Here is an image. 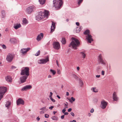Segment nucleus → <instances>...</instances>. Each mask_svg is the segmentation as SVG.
Instances as JSON below:
<instances>
[{
	"mask_svg": "<svg viewBox=\"0 0 122 122\" xmlns=\"http://www.w3.org/2000/svg\"><path fill=\"white\" fill-rule=\"evenodd\" d=\"M45 118H48L49 117V115L47 114H46L45 115Z\"/></svg>",
	"mask_w": 122,
	"mask_h": 122,
	"instance_id": "40",
	"label": "nucleus"
},
{
	"mask_svg": "<svg viewBox=\"0 0 122 122\" xmlns=\"http://www.w3.org/2000/svg\"><path fill=\"white\" fill-rule=\"evenodd\" d=\"M99 69H100V67H98L97 68V70L98 71H99Z\"/></svg>",
	"mask_w": 122,
	"mask_h": 122,
	"instance_id": "61",
	"label": "nucleus"
},
{
	"mask_svg": "<svg viewBox=\"0 0 122 122\" xmlns=\"http://www.w3.org/2000/svg\"><path fill=\"white\" fill-rule=\"evenodd\" d=\"M57 73L58 74H60L61 73V71L59 69H57Z\"/></svg>",
	"mask_w": 122,
	"mask_h": 122,
	"instance_id": "39",
	"label": "nucleus"
},
{
	"mask_svg": "<svg viewBox=\"0 0 122 122\" xmlns=\"http://www.w3.org/2000/svg\"><path fill=\"white\" fill-rule=\"evenodd\" d=\"M32 88V86L31 85H28L26 86L23 87L21 89V91H26L28 90H29Z\"/></svg>",
	"mask_w": 122,
	"mask_h": 122,
	"instance_id": "13",
	"label": "nucleus"
},
{
	"mask_svg": "<svg viewBox=\"0 0 122 122\" xmlns=\"http://www.w3.org/2000/svg\"><path fill=\"white\" fill-rule=\"evenodd\" d=\"M71 114L73 116H75L74 114V113L73 112H71Z\"/></svg>",
	"mask_w": 122,
	"mask_h": 122,
	"instance_id": "49",
	"label": "nucleus"
},
{
	"mask_svg": "<svg viewBox=\"0 0 122 122\" xmlns=\"http://www.w3.org/2000/svg\"><path fill=\"white\" fill-rule=\"evenodd\" d=\"M66 95L67 96H68L69 95V93L68 92H66Z\"/></svg>",
	"mask_w": 122,
	"mask_h": 122,
	"instance_id": "57",
	"label": "nucleus"
},
{
	"mask_svg": "<svg viewBox=\"0 0 122 122\" xmlns=\"http://www.w3.org/2000/svg\"><path fill=\"white\" fill-rule=\"evenodd\" d=\"M7 91V88L4 86H0V94L4 95Z\"/></svg>",
	"mask_w": 122,
	"mask_h": 122,
	"instance_id": "8",
	"label": "nucleus"
},
{
	"mask_svg": "<svg viewBox=\"0 0 122 122\" xmlns=\"http://www.w3.org/2000/svg\"><path fill=\"white\" fill-rule=\"evenodd\" d=\"M2 47L3 49H5L6 48V46L4 45H3Z\"/></svg>",
	"mask_w": 122,
	"mask_h": 122,
	"instance_id": "42",
	"label": "nucleus"
},
{
	"mask_svg": "<svg viewBox=\"0 0 122 122\" xmlns=\"http://www.w3.org/2000/svg\"><path fill=\"white\" fill-rule=\"evenodd\" d=\"M4 95L0 94V101L1 99L3 98V97Z\"/></svg>",
	"mask_w": 122,
	"mask_h": 122,
	"instance_id": "41",
	"label": "nucleus"
},
{
	"mask_svg": "<svg viewBox=\"0 0 122 122\" xmlns=\"http://www.w3.org/2000/svg\"><path fill=\"white\" fill-rule=\"evenodd\" d=\"M66 111V109H65V108H64V109L62 110V112L63 113H64Z\"/></svg>",
	"mask_w": 122,
	"mask_h": 122,
	"instance_id": "44",
	"label": "nucleus"
},
{
	"mask_svg": "<svg viewBox=\"0 0 122 122\" xmlns=\"http://www.w3.org/2000/svg\"><path fill=\"white\" fill-rule=\"evenodd\" d=\"M14 56L13 54L9 53L7 56L6 60L9 62H10L12 61Z\"/></svg>",
	"mask_w": 122,
	"mask_h": 122,
	"instance_id": "7",
	"label": "nucleus"
},
{
	"mask_svg": "<svg viewBox=\"0 0 122 122\" xmlns=\"http://www.w3.org/2000/svg\"><path fill=\"white\" fill-rule=\"evenodd\" d=\"M80 53L82 58L84 59L86 58V55L85 52H81Z\"/></svg>",
	"mask_w": 122,
	"mask_h": 122,
	"instance_id": "22",
	"label": "nucleus"
},
{
	"mask_svg": "<svg viewBox=\"0 0 122 122\" xmlns=\"http://www.w3.org/2000/svg\"><path fill=\"white\" fill-rule=\"evenodd\" d=\"M28 23V21L27 19L25 18H24L23 20H22V24H23L24 25L27 24Z\"/></svg>",
	"mask_w": 122,
	"mask_h": 122,
	"instance_id": "24",
	"label": "nucleus"
},
{
	"mask_svg": "<svg viewBox=\"0 0 122 122\" xmlns=\"http://www.w3.org/2000/svg\"><path fill=\"white\" fill-rule=\"evenodd\" d=\"M28 76H24L20 77V79L21 83L25 82L26 81Z\"/></svg>",
	"mask_w": 122,
	"mask_h": 122,
	"instance_id": "15",
	"label": "nucleus"
},
{
	"mask_svg": "<svg viewBox=\"0 0 122 122\" xmlns=\"http://www.w3.org/2000/svg\"><path fill=\"white\" fill-rule=\"evenodd\" d=\"M48 78H51V75H49L48 76Z\"/></svg>",
	"mask_w": 122,
	"mask_h": 122,
	"instance_id": "59",
	"label": "nucleus"
},
{
	"mask_svg": "<svg viewBox=\"0 0 122 122\" xmlns=\"http://www.w3.org/2000/svg\"><path fill=\"white\" fill-rule=\"evenodd\" d=\"M40 110H41L39 112L40 114H44L47 110L46 108V107H42L40 108Z\"/></svg>",
	"mask_w": 122,
	"mask_h": 122,
	"instance_id": "17",
	"label": "nucleus"
},
{
	"mask_svg": "<svg viewBox=\"0 0 122 122\" xmlns=\"http://www.w3.org/2000/svg\"><path fill=\"white\" fill-rule=\"evenodd\" d=\"M5 79L6 81L8 82H11L12 79L11 77L9 76H7L5 77Z\"/></svg>",
	"mask_w": 122,
	"mask_h": 122,
	"instance_id": "21",
	"label": "nucleus"
},
{
	"mask_svg": "<svg viewBox=\"0 0 122 122\" xmlns=\"http://www.w3.org/2000/svg\"><path fill=\"white\" fill-rule=\"evenodd\" d=\"M73 76L76 79H77L78 78V77L75 74H73Z\"/></svg>",
	"mask_w": 122,
	"mask_h": 122,
	"instance_id": "35",
	"label": "nucleus"
},
{
	"mask_svg": "<svg viewBox=\"0 0 122 122\" xmlns=\"http://www.w3.org/2000/svg\"><path fill=\"white\" fill-rule=\"evenodd\" d=\"M94 111V110L93 108H92L90 111V112L91 113H93Z\"/></svg>",
	"mask_w": 122,
	"mask_h": 122,
	"instance_id": "48",
	"label": "nucleus"
},
{
	"mask_svg": "<svg viewBox=\"0 0 122 122\" xmlns=\"http://www.w3.org/2000/svg\"><path fill=\"white\" fill-rule=\"evenodd\" d=\"M1 14L2 15V17L3 18H5V11L4 10H2V11Z\"/></svg>",
	"mask_w": 122,
	"mask_h": 122,
	"instance_id": "29",
	"label": "nucleus"
},
{
	"mask_svg": "<svg viewBox=\"0 0 122 122\" xmlns=\"http://www.w3.org/2000/svg\"><path fill=\"white\" fill-rule=\"evenodd\" d=\"M49 61V58L47 56L45 59H41L38 61V63L40 64L45 63Z\"/></svg>",
	"mask_w": 122,
	"mask_h": 122,
	"instance_id": "12",
	"label": "nucleus"
},
{
	"mask_svg": "<svg viewBox=\"0 0 122 122\" xmlns=\"http://www.w3.org/2000/svg\"><path fill=\"white\" fill-rule=\"evenodd\" d=\"M53 47L56 49L59 50L60 48V45L59 43L57 42H55L53 44Z\"/></svg>",
	"mask_w": 122,
	"mask_h": 122,
	"instance_id": "11",
	"label": "nucleus"
},
{
	"mask_svg": "<svg viewBox=\"0 0 122 122\" xmlns=\"http://www.w3.org/2000/svg\"><path fill=\"white\" fill-rule=\"evenodd\" d=\"M64 116H65L64 115H63L62 116H61V118L62 119H64Z\"/></svg>",
	"mask_w": 122,
	"mask_h": 122,
	"instance_id": "52",
	"label": "nucleus"
},
{
	"mask_svg": "<svg viewBox=\"0 0 122 122\" xmlns=\"http://www.w3.org/2000/svg\"><path fill=\"white\" fill-rule=\"evenodd\" d=\"M72 41L69 46V47L71 46L74 50L77 49V47L79 46L80 45V42L76 39L72 38Z\"/></svg>",
	"mask_w": 122,
	"mask_h": 122,
	"instance_id": "2",
	"label": "nucleus"
},
{
	"mask_svg": "<svg viewBox=\"0 0 122 122\" xmlns=\"http://www.w3.org/2000/svg\"><path fill=\"white\" fill-rule=\"evenodd\" d=\"M31 49L30 48L22 49L21 50L20 52L22 54L25 55L26 54L27 52L30 50Z\"/></svg>",
	"mask_w": 122,
	"mask_h": 122,
	"instance_id": "10",
	"label": "nucleus"
},
{
	"mask_svg": "<svg viewBox=\"0 0 122 122\" xmlns=\"http://www.w3.org/2000/svg\"><path fill=\"white\" fill-rule=\"evenodd\" d=\"M79 83L81 86H82L83 85V82L82 80L81 79H79Z\"/></svg>",
	"mask_w": 122,
	"mask_h": 122,
	"instance_id": "31",
	"label": "nucleus"
},
{
	"mask_svg": "<svg viewBox=\"0 0 122 122\" xmlns=\"http://www.w3.org/2000/svg\"><path fill=\"white\" fill-rule=\"evenodd\" d=\"M40 118L39 117H38L36 118L37 120H38V121H39L40 120Z\"/></svg>",
	"mask_w": 122,
	"mask_h": 122,
	"instance_id": "56",
	"label": "nucleus"
},
{
	"mask_svg": "<svg viewBox=\"0 0 122 122\" xmlns=\"http://www.w3.org/2000/svg\"><path fill=\"white\" fill-rule=\"evenodd\" d=\"M76 25L77 26H79V23L78 22H76Z\"/></svg>",
	"mask_w": 122,
	"mask_h": 122,
	"instance_id": "54",
	"label": "nucleus"
},
{
	"mask_svg": "<svg viewBox=\"0 0 122 122\" xmlns=\"http://www.w3.org/2000/svg\"><path fill=\"white\" fill-rule=\"evenodd\" d=\"M71 99L72 100L73 102L75 100V99L73 97H71Z\"/></svg>",
	"mask_w": 122,
	"mask_h": 122,
	"instance_id": "43",
	"label": "nucleus"
},
{
	"mask_svg": "<svg viewBox=\"0 0 122 122\" xmlns=\"http://www.w3.org/2000/svg\"><path fill=\"white\" fill-rule=\"evenodd\" d=\"M40 53V51H39L38 52L36 53L35 54V55L36 56H38L39 55Z\"/></svg>",
	"mask_w": 122,
	"mask_h": 122,
	"instance_id": "34",
	"label": "nucleus"
},
{
	"mask_svg": "<svg viewBox=\"0 0 122 122\" xmlns=\"http://www.w3.org/2000/svg\"><path fill=\"white\" fill-rule=\"evenodd\" d=\"M61 42L63 44H65L66 42V41L65 39L64 38H62V40L61 41Z\"/></svg>",
	"mask_w": 122,
	"mask_h": 122,
	"instance_id": "28",
	"label": "nucleus"
},
{
	"mask_svg": "<svg viewBox=\"0 0 122 122\" xmlns=\"http://www.w3.org/2000/svg\"><path fill=\"white\" fill-rule=\"evenodd\" d=\"M16 67H15L14 66H13L12 67V69H16Z\"/></svg>",
	"mask_w": 122,
	"mask_h": 122,
	"instance_id": "51",
	"label": "nucleus"
},
{
	"mask_svg": "<svg viewBox=\"0 0 122 122\" xmlns=\"http://www.w3.org/2000/svg\"><path fill=\"white\" fill-rule=\"evenodd\" d=\"M55 23L52 22V25L51 26V32H53L55 30Z\"/></svg>",
	"mask_w": 122,
	"mask_h": 122,
	"instance_id": "18",
	"label": "nucleus"
},
{
	"mask_svg": "<svg viewBox=\"0 0 122 122\" xmlns=\"http://www.w3.org/2000/svg\"><path fill=\"white\" fill-rule=\"evenodd\" d=\"M11 104V102L9 101H7L6 102V104L5 105V106L6 107L8 108V107L10 106Z\"/></svg>",
	"mask_w": 122,
	"mask_h": 122,
	"instance_id": "26",
	"label": "nucleus"
},
{
	"mask_svg": "<svg viewBox=\"0 0 122 122\" xmlns=\"http://www.w3.org/2000/svg\"><path fill=\"white\" fill-rule=\"evenodd\" d=\"M66 103H67V104H65V106H68V104H67V102H66Z\"/></svg>",
	"mask_w": 122,
	"mask_h": 122,
	"instance_id": "63",
	"label": "nucleus"
},
{
	"mask_svg": "<svg viewBox=\"0 0 122 122\" xmlns=\"http://www.w3.org/2000/svg\"><path fill=\"white\" fill-rule=\"evenodd\" d=\"M39 1L40 4L41 5L44 4L46 2V0H39Z\"/></svg>",
	"mask_w": 122,
	"mask_h": 122,
	"instance_id": "27",
	"label": "nucleus"
},
{
	"mask_svg": "<svg viewBox=\"0 0 122 122\" xmlns=\"http://www.w3.org/2000/svg\"><path fill=\"white\" fill-rule=\"evenodd\" d=\"M54 107L53 106H51L49 107V108L50 110H52L53 108Z\"/></svg>",
	"mask_w": 122,
	"mask_h": 122,
	"instance_id": "46",
	"label": "nucleus"
},
{
	"mask_svg": "<svg viewBox=\"0 0 122 122\" xmlns=\"http://www.w3.org/2000/svg\"><path fill=\"white\" fill-rule=\"evenodd\" d=\"M50 71L52 73L53 75H55L56 73V72L55 70H50Z\"/></svg>",
	"mask_w": 122,
	"mask_h": 122,
	"instance_id": "32",
	"label": "nucleus"
},
{
	"mask_svg": "<svg viewBox=\"0 0 122 122\" xmlns=\"http://www.w3.org/2000/svg\"><path fill=\"white\" fill-rule=\"evenodd\" d=\"M50 99H51V100L53 102H55V100L54 99H53V98H52V97H49Z\"/></svg>",
	"mask_w": 122,
	"mask_h": 122,
	"instance_id": "38",
	"label": "nucleus"
},
{
	"mask_svg": "<svg viewBox=\"0 0 122 122\" xmlns=\"http://www.w3.org/2000/svg\"><path fill=\"white\" fill-rule=\"evenodd\" d=\"M57 96V97H58V98L59 99H60V98H61L59 96H58V95H57V96Z\"/></svg>",
	"mask_w": 122,
	"mask_h": 122,
	"instance_id": "60",
	"label": "nucleus"
},
{
	"mask_svg": "<svg viewBox=\"0 0 122 122\" xmlns=\"http://www.w3.org/2000/svg\"><path fill=\"white\" fill-rule=\"evenodd\" d=\"M16 39L15 38H11L10 40V42L12 43H15L16 42Z\"/></svg>",
	"mask_w": 122,
	"mask_h": 122,
	"instance_id": "23",
	"label": "nucleus"
},
{
	"mask_svg": "<svg viewBox=\"0 0 122 122\" xmlns=\"http://www.w3.org/2000/svg\"><path fill=\"white\" fill-rule=\"evenodd\" d=\"M8 28H6V29L5 30V31H8Z\"/></svg>",
	"mask_w": 122,
	"mask_h": 122,
	"instance_id": "62",
	"label": "nucleus"
},
{
	"mask_svg": "<svg viewBox=\"0 0 122 122\" xmlns=\"http://www.w3.org/2000/svg\"><path fill=\"white\" fill-rule=\"evenodd\" d=\"M56 112H55V111H54L53 112V113L54 114H55V113H56Z\"/></svg>",
	"mask_w": 122,
	"mask_h": 122,
	"instance_id": "64",
	"label": "nucleus"
},
{
	"mask_svg": "<svg viewBox=\"0 0 122 122\" xmlns=\"http://www.w3.org/2000/svg\"><path fill=\"white\" fill-rule=\"evenodd\" d=\"M68 112H65L64 113V115H68Z\"/></svg>",
	"mask_w": 122,
	"mask_h": 122,
	"instance_id": "53",
	"label": "nucleus"
},
{
	"mask_svg": "<svg viewBox=\"0 0 122 122\" xmlns=\"http://www.w3.org/2000/svg\"><path fill=\"white\" fill-rule=\"evenodd\" d=\"M82 28V26H80V27H77V30H78L79 31H80Z\"/></svg>",
	"mask_w": 122,
	"mask_h": 122,
	"instance_id": "36",
	"label": "nucleus"
},
{
	"mask_svg": "<svg viewBox=\"0 0 122 122\" xmlns=\"http://www.w3.org/2000/svg\"><path fill=\"white\" fill-rule=\"evenodd\" d=\"M107 103L104 100H102L101 102V107L103 109H105L106 107Z\"/></svg>",
	"mask_w": 122,
	"mask_h": 122,
	"instance_id": "9",
	"label": "nucleus"
},
{
	"mask_svg": "<svg viewBox=\"0 0 122 122\" xmlns=\"http://www.w3.org/2000/svg\"><path fill=\"white\" fill-rule=\"evenodd\" d=\"M92 89L93 91L94 92H98V90L96 88H93Z\"/></svg>",
	"mask_w": 122,
	"mask_h": 122,
	"instance_id": "33",
	"label": "nucleus"
},
{
	"mask_svg": "<svg viewBox=\"0 0 122 122\" xmlns=\"http://www.w3.org/2000/svg\"><path fill=\"white\" fill-rule=\"evenodd\" d=\"M21 25L20 24H17L16 25H15L14 26V28L16 29H17L19 28L20 27Z\"/></svg>",
	"mask_w": 122,
	"mask_h": 122,
	"instance_id": "25",
	"label": "nucleus"
},
{
	"mask_svg": "<svg viewBox=\"0 0 122 122\" xmlns=\"http://www.w3.org/2000/svg\"><path fill=\"white\" fill-rule=\"evenodd\" d=\"M79 1L78 2V4L79 5H80V4L82 3V2L83 0H78Z\"/></svg>",
	"mask_w": 122,
	"mask_h": 122,
	"instance_id": "37",
	"label": "nucleus"
},
{
	"mask_svg": "<svg viewBox=\"0 0 122 122\" xmlns=\"http://www.w3.org/2000/svg\"><path fill=\"white\" fill-rule=\"evenodd\" d=\"M71 110H72V109L71 108H70L68 109V112H70L71 111Z\"/></svg>",
	"mask_w": 122,
	"mask_h": 122,
	"instance_id": "50",
	"label": "nucleus"
},
{
	"mask_svg": "<svg viewBox=\"0 0 122 122\" xmlns=\"http://www.w3.org/2000/svg\"><path fill=\"white\" fill-rule=\"evenodd\" d=\"M49 14V12L48 11H45V12H42L39 13L38 15L36 17V19L38 20H39L46 18H47Z\"/></svg>",
	"mask_w": 122,
	"mask_h": 122,
	"instance_id": "1",
	"label": "nucleus"
},
{
	"mask_svg": "<svg viewBox=\"0 0 122 122\" xmlns=\"http://www.w3.org/2000/svg\"><path fill=\"white\" fill-rule=\"evenodd\" d=\"M99 59L100 62L103 64H105V63L102 58V56L101 54H100L99 56Z\"/></svg>",
	"mask_w": 122,
	"mask_h": 122,
	"instance_id": "20",
	"label": "nucleus"
},
{
	"mask_svg": "<svg viewBox=\"0 0 122 122\" xmlns=\"http://www.w3.org/2000/svg\"><path fill=\"white\" fill-rule=\"evenodd\" d=\"M113 98L114 100L117 101L118 100V98L117 97L116 93L114 92L113 93Z\"/></svg>",
	"mask_w": 122,
	"mask_h": 122,
	"instance_id": "19",
	"label": "nucleus"
},
{
	"mask_svg": "<svg viewBox=\"0 0 122 122\" xmlns=\"http://www.w3.org/2000/svg\"><path fill=\"white\" fill-rule=\"evenodd\" d=\"M29 69L28 67H25L22 70L21 75H25L28 76L29 75Z\"/></svg>",
	"mask_w": 122,
	"mask_h": 122,
	"instance_id": "4",
	"label": "nucleus"
},
{
	"mask_svg": "<svg viewBox=\"0 0 122 122\" xmlns=\"http://www.w3.org/2000/svg\"><path fill=\"white\" fill-rule=\"evenodd\" d=\"M54 6L56 9H59L61 6L62 3V0H54L53 1Z\"/></svg>",
	"mask_w": 122,
	"mask_h": 122,
	"instance_id": "3",
	"label": "nucleus"
},
{
	"mask_svg": "<svg viewBox=\"0 0 122 122\" xmlns=\"http://www.w3.org/2000/svg\"><path fill=\"white\" fill-rule=\"evenodd\" d=\"M50 95L49 96V97H52V95H53V93L52 92H51L50 93Z\"/></svg>",
	"mask_w": 122,
	"mask_h": 122,
	"instance_id": "47",
	"label": "nucleus"
},
{
	"mask_svg": "<svg viewBox=\"0 0 122 122\" xmlns=\"http://www.w3.org/2000/svg\"><path fill=\"white\" fill-rule=\"evenodd\" d=\"M17 104L18 105L20 104L24 105V101L23 100L19 98L16 101Z\"/></svg>",
	"mask_w": 122,
	"mask_h": 122,
	"instance_id": "14",
	"label": "nucleus"
},
{
	"mask_svg": "<svg viewBox=\"0 0 122 122\" xmlns=\"http://www.w3.org/2000/svg\"><path fill=\"white\" fill-rule=\"evenodd\" d=\"M96 77L97 78H99L100 77V75H96Z\"/></svg>",
	"mask_w": 122,
	"mask_h": 122,
	"instance_id": "58",
	"label": "nucleus"
},
{
	"mask_svg": "<svg viewBox=\"0 0 122 122\" xmlns=\"http://www.w3.org/2000/svg\"><path fill=\"white\" fill-rule=\"evenodd\" d=\"M43 34L42 33H41L40 34L38 35L36 38L37 41H40L43 38Z\"/></svg>",
	"mask_w": 122,
	"mask_h": 122,
	"instance_id": "16",
	"label": "nucleus"
},
{
	"mask_svg": "<svg viewBox=\"0 0 122 122\" xmlns=\"http://www.w3.org/2000/svg\"><path fill=\"white\" fill-rule=\"evenodd\" d=\"M77 70L78 71H79L80 70V67L79 66H78L77 67Z\"/></svg>",
	"mask_w": 122,
	"mask_h": 122,
	"instance_id": "55",
	"label": "nucleus"
},
{
	"mask_svg": "<svg viewBox=\"0 0 122 122\" xmlns=\"http://www.w3.org/2000/svg\"><path fill=\"white\" fill-rule=\"evenodd\" d=\"M104 71H102V74L103 76L104 75Z\"/></svg>",
	"mask_w": 122,
	"mask_h": 122,
	"instance_id": "45",
	"label": "nucleus"
},
{
	"mask_svg": "<svg viewBox=\"0 0 122 122\" xmlns=\"http://www.w3.org/2000/svg\"><path fill=\"white\" fill-rule=\"evenodd\" d=\"M51 118L53 120H57L58 118L56 116L52 117H51Z\"/></svg>",
	"mask_w": 122,
	"mask_h": 122,
	"instance_id": "30",
	"label": "nucleus"
},
{
	"mask_svg": "<svg viewBox=\"0 0 122 122\" xmlns=\"http://www.w3.org/2000/svg\"><path fill=\"white\" fill-rule=\"evenodd\" d=\"M89 33L90 31L89 30H87L85 32L84 34L87 35L86 36L88 42L89 43H91V41H93V40L92 38V36L89 34Z\"/></svg>",
	"mask_w": 122,
	"mask_h": 122,
	"instance_id": "5",
	"label": "nucleus"
},
{
	"mask_svg": "<svg viewBox=\"0 0 122 122\" xmlns=\"http://www.w3.org/2000/svg\"><path fill=\"white\" fill-rule=\"evenodd\" d=\"M36 9V7L34 6H30L27 8L26 11L28 14H30L34 11Z\"/></svg>",
	"mask_w": 122,
	"mask_h": 122,
	"instance_id": "6",
	"label": "nucleus"
}]
</instances>
